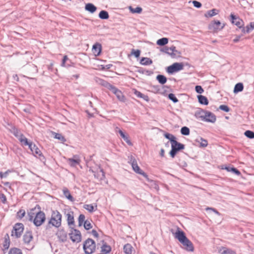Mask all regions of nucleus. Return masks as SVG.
<instances>
[{
	"label": "nucleus",
	"instance_id": "nucleus-1",
	"mask_svg": "<svg viewBox=\"0 0 254 254\" xmlns=\"http://www.w3.org/2000/svg\"><path fill=\"white\" fill-rule=\"evenodd\" d=\"M175 237L183 245L186 250L190 252L193 251L192 243L187 238L184 232L178 229L175 234Z\"/></svg>",
	"mask_w": 254,
	"mask_h": 254
},
{
	"label": "nucleus",
	"instance_id": "nucleus-2",
	"mask_svg": "<svg viewBox=\"0 0 254 254\" xmlns=\"http://www.w3.org/2000/svg\"><path fill=\"white\" fill-rule=\"evenodd\" d=\"M62 215L58 210H53L51 213V216L48 222L47 229L50 228L52 227L58 228L62 225Z\"/></svg>",
	"mask_w": 254,
	"mask_h": 254
},
{
	"label": "nucleus",
	"instance_id": "nucleus-3",
	"mask_svg": "<svg viewBox=\"0 0 254 254\" xmlns=\"http://www.w3.org/2000/svg\"><path fill=\"white\" fill-rule=\"evenodd\" d=\"M28 216L29 220L32 221L37 227L41 226L46 220L45 214L41 211H39L35 215L34 213L31 212L28 213Z\"/></svg>",
	"mask_w": 254,
	"mask_h": 254
},
{
	"label": "nucleus",
	"instance_id": "nucleus-4",
	"mask_svg": "<svg viewBox=\"0 0 254 254\" xmlns=\"http://www.w3.org/2000/svg\"><path fill=\"white\" fill-rule=\"evenodd\" d=\"M96 249L95 242L91 239H87L83 244V250L86 254H91L94 253Z\"/></svg>",
	"mask_w": 254,
	"mask_h": 254
},
{
	"label": "nucleus",
	"instance_id": "nucleus-5",
	"mask_svg": "<svg viewBox=\"0 0 254 254\" xmlns=\"http://www.w3.org/2000/svg\"><path fill=\"white\" fill-rule=\"evenodd\" d=\"M185 145L178 142L176 140L171 143V150L170 152V154L172 158H174L177 152L184 149Z\"/></svg>",
	"mask_w": 254,
	"mask_h": 254
},
{
	"label": "nucleus",
	"instance_id": "nucleus-6",
	"mask_svg": "<svg viewBox=\"0 0 254 254\" xmlns=\"http://www.w3.org/2000/svg\"><path fill=\"white\" fill-rule=\"evenodd\" d=\"M184 65L182 63H175L169 66L167 68V72L169 74H173L174 72H178L182 70Z\"/></svg>",
	"mask_w": 254,
	"mask_h": 254
},
{
	"label": "nucleus",
	"instance_id": "nucleus-7",
	"mask_svg": "<svg viewBox=\"0 0 254 254\" xmlns=\"http://www.w3.org/2000/svg\"><path fill=\"white\" fill-rule=\"evenodd\" d=\"M71 240L74 243H79L81 240V235L79 231L71 228L69 234Z\"/></svg>",
	"mask_w": 254,
	"mask_h": 254
},
{
	"label": "nucleus",
	"instance_id": "nucleus-8",
	"mask_svg": "<svg viewBox=\"0 0 254 254\" xmlns=\"http://www.w3.org/2000/svg\"><path fill=\"white\" fill-rule=\"evenodd\" d=\"M24 230L23 225L22 223H17L13 227L11 235L19 238L22 233Z\"/></svg>",
	"mask_w": 254,
	"mask_h": 254
},
{
	"label": "nucleus",
	"instance_id": "nucleus-9",
	"mask_svg": "<svg viewBox=\"0 0 254 254\" xmlns=\"http://www.w3.org/2000/svg\"><path fill=\"white\" fill-rule=\"evenodd\" d=\"M131 164L132 169L135 173L142 175L148 181H149V178H148V176L142 170L140 169V168L138 166L135 160H133V161L131 163Z\"/></svg>",
	"mask_w": 254,
	"mask_h": 254
},
{
	"label": "nucleus",
	"instance_id": "nucleus-10",
	"mask_svg": "<svg viewBox=\"0 0 254 254\" xmlns=\"http://www.w3.org/2000/svg\"><path fill=\"white\" fill-rule=\"evenodd\" d=\"M231 22L233 24L237 26L239 28H241L244 25L243 21L239 17L236 16L233 14H231Z\"/></svg>",
	"mask_w": 254,
	"mask_h": 254
},
{
	"label": "nucleus",
	"instance_id": "nucleus-11",
	"mask_svg": "<svg viewBox=\"0 0 254 254\" xmlns=\"http://www.w3.org/2000/svg\"><path fill=\"white\" fill-rule=\"evenodd\" d=\"M28 146L29 149L32 151V153L36 157H37L38 156H40L42 153L40 151V150L36 146V145L34 144H33L32 142H30L29 144L27 145Z\"/></svg>",
	"mask_w": 254,
	"mask_h": 254
},
{
	"label": "nucleus",
	"instance_id": "nucleus-12",
	"mask_svg": "<svg viewBox=\"0 0 254 254\" xmlns=\"http://www.w3.org/2000/svg\"><path fill=\"white\" fill-rule=\"evenodd\" d=\"M204 118V119L203 121L212 123H214L216 120V116L215 115L208 111H206Z\"/></svg>",
	"mask_w": 254,
	"mask_h": 254
},
{
	"label": "nucleus",
	"instance_id": "nucleus-13",
	"mask_svg": "<svg viewBox=\"0 0 254 254\" xmlns=\"http://www.w3.org/2000/svg\"><path fill=\"white\" fill-rule=\"evenodd\" d=\"M100 83L102 84L103 86L107 87L109 90H110L111 91H112L114 94L116 95L117 93L120 90H119L118 88H117L115 86L112 85V84L108 83L107 82L103 80H100Z\"/></svg>",
	"mask_w": 254,
	"mask_h": 254
},
{
	"label": "nucleus",
	"instance_id": "nucleus-14",
	"mask_svg": "<svg viewBox=\"0 0 254 254\" xmlns=\"http://www.w3.org/2000/svg\"><path fill=\"white\" fill-rule=\"evenodd\" d=\"M181 53L176 50V47L174 46H171L169 48V55L172 58H176L181 56Z\"/></svg>",
	"mask_w": 254,
	"mask_h": 254
},
{
	"label": "nucleus",
	"instance_id": "nucleus-15",
	"mask_svg": "<svg viewBox=\"0 0 254 254\" xmlns=\"http://www.w3.org/2000/svg\"><path fill=\"white\" fill-rule=\"evenodd\" d=\"M58 238L62 242H65L67 239V233L64 229H59L57 232Z\"/></svg>",
	"mask_w": 254,
	"mask_h": 254
},
{
	"label": "nucleus",
	"instance_id": "nucleus-16",
	"mask_svg": "<svg viewBox=\"0 0 254 254\" xmlns=\"http://www.w3.org/2000/svg\"><path fill=\"white\" fill-rule=\"evenodd\" d=\"M66 217H67V221L68 226L71 228L74 226V220L73 217V212H68L66 214Z\"/></svg>",
	"mask_w": 254,
	"mask_h": 254
},
{
	"label": "nucleus",
	"instance_id": "nucleus-17",
	"mask_svg": "<svg viewBox=\"0 0 254 254\" xmlns=\"http://www.w3.org/2000/svg\"><path fill=\"white\" fill-rule=\"evenodd\" d=\"M205 112H206L205 111H204L200 108H198L195 111L194 116L196 119H199L201 121H203V120L204 119V115H205Z\"/></svg>",
	"mask_w": 254,
	"mask_h": 254
},
{
	"label": "nucleus",
	"instance_id": "nucleus-18",
	"mask_svg": "<svg viewBox=\"0 0 254 254\" xmlns=\"http://www.w3.org/2000/svg\"><path fill=\"white\" fill-rule=\"evenodd\" d=\"M218 252L220 254H237L235 251L225 247H220Z\"/></svg>",
	"mask_w": 254,
	"mask_h": 254
},
{
	"label": "nucleus",
	"instance_id": "nucleus-19",
	"mask_svg": "<svg viewBox=\"0 0 254 254\" xmlns=\"http://www.w3.org/2000/svg\"><path fill=\"white\" fill-rule=\"evenodd\" d=\"M102 46L99 43H96L92 47V52L96 56H99L101 52Z\"/></svg>",
	"mask_w": 254,
	"mask_h": 254
},
{
	"label": "nucleus",
	"instance_id": "nucleus-20",
	"mask_svg": "<svg viewBox=\"0 0 254 254\" xmlns=\"http://www.w3.org/2000/svg\"><path fill=\"white\" fill-rule=\"evenodd\" d=\"M221 168L222 169L226 170L228 172H232L238 176H239L241 174L240 172L238 170L234 167H232L230 166H222Z\"/></svg>",
	"mask_w": 254,
	"mask_h": 254
},
{
	"label": "nucleus",
	"instance_id": "nucleus-21",
	"mask_svg": "<svg viewBox=\"0 0 254 254\" xmlns=\"http://www.w3.org/2000/svg\"><path fill=\"white\" fill-rule=\"evenodd\" d=\"M23 241L25 243L29 244L33 239V236L31 232H26L23 236Z\"/></svg>",
	"mask_w": 254,
	"mask_h": 254
},
{
	"label": "nucleus",
	"instance_id": "nucleus-22",
	"mask_svg": "<svg viewBox=\"0 0 254 254\" xmlns=\"http://www.w3.org/2000/svg\"><path fill=\"white\" fill-rule=\"evenodd\" d=\"M85 9L91 13H94L97 10V7L93 4L91 3H88L86 4Z\"/></svg>",
	"mask_w": 254,
	"mask_h": 254
},
{
	"label": "nucleus",
	"instance_id": "nucleus-23",
	"mask_svg": "<svg viewBox=\"0 0 254 254\" xmlns=\"http://www.w3.org/2000/svg\"><path fill=\"white\" fill-rule=\"evenodd\" d=\"M17 138L20 141L23 145L27 146L30 143L27 138H26L22 133H21Z\"/></svg>",
	"mask_w": 254,
	"mask_h": 254
},
{
	"label": "nucleus",
	"instance_id": "nucleus-24",
	"mask_svg": "<svg viewBox=\"0 0 254 254\" xmlns=\"http://www.w3.org/2000/svg\"><path fill=\"white\" fill-rule=\"evenodd\" d=\"M124 252L126 254H132L133 248L130 244H127L124 247Z\"/></svg>",
	"mask_w": 254,
	"mask_h": 254
},
{
	"label": "nucleus",
	"instance_id": "nucleus-25",
	"mask_svg": "<svg viewBox=\"0 0 254 254\" xmlns=\"http://www.w3.org/2000/svg\"><path fill=\"white\" fill-rule=\"evenodd\" d=\"M221 22L219 21H215L214 22L211 23V24H210L209 29H211L212 28H213L214 30L222 29L223 28V26H222L221 28H219Z\"/></svg>",
	"mask_w": 254,
	"mask_h": 254
},
{
	"label": "nucleus",
	"instance_id": "nucleus-26",
	"mask_svg": "<svg viewBox=\"0 0 254 254\" xmlns=\"http://www.w3.org/2000/svg\"><path fill=\"white\" fill-rule=\"evenodd\" d=\"M198 102L200 104L207 105L208 104V100L207 98L203 95H199L197 96Z\"/></svg>",
	"mask_w": 254,
	"mask_h": 254
},
{
	"label": "nucleus",
	"instance_id": "nucleus-27",
	"mask_svg": "<svg viewBox=\"0 0 254 254\" xmlns=\"http://www.w3.org/2000/svg\"><path fill=\"white\" fill-rule=\"evenodd\" d=\"M119 133L120 134L121 136L123 138V139L124 140V141H126L128 145H130V146L132 145V143L129 139L127 136L126 135L122 130H121V129L119 130Z\"/></svg>",
	"mask_w": 254,
	"mask_h": 254
},
{
	"label": "nucleus",
	"instance_id": "nucleus-28",
	"mask_svg": "<svg viewBox=\"0 0 254 254\" xmlns=\"http://www.w3.org/2000/svg\"><path fill=\"white\" fill-rule=\"evenodd\" d=\"M140 64L144 65H148L152 64V61L148 58H142L140 61Z\"/></svg>",
	"mask_w": 254,
	"mask_h": 254
},
{
	"label": "nucleus",
	"instance_id": "nucleus-29",
	"mask_svg": "<svg viewBox=\"0 0 254 254\" xmlns=\"http://www.w3.org/2000/svg\"><path fill=\"white\" fill-rule=\"evenodd\" d=\"M243 89H244V86H243V83H238L235 86V87L234 89V93H237L239 92H241V91H243Z\"/></svg>",
	"mask_w": 254,
	"mask_h": 254
},
{
	"label": "nucleus",
	"instance_id": "nucleus-30",
	"mask_svg": "<svg viewBox=\"0 0 254 254\" xmlns=\"http://www.w3.org/2000/svg\"><path fill=\"white\" fill-rule=\"evenodd\" d=\"M99 17L102 19H107L109 18V15L107 11L103 10L100 12Z\"/></svg>",
	"mask_w": 254,
	"mask_h": 254
},
{
	"label": "nucleus",
	"instance_id": "nucleus-31",
	"mask_svg": "<svg viewBox=\"0 0 254 254\" xmlns=\"http://www.w3.org/2000/svg\"><path fill=\"white\" fill-rule=\"evenodd\" d=\"M168 43V39L167 38H162L157 41V44L159 46H163Z\"/></svg>",
	"mask_w": 254,
	"mask_h": 254
},
{
	"label": "nucleus",
	"instance_id": "nucleus-32",
	"mask_svg": "<svg viewBox=\"0 0 254 254\" xmlns=\"http://www.w3.org/2000/svg\"><path fill=\"white\" fill-rule=\"evenodd\" d=\"M156 79L161 84H164L167 82V78L163 75L159 74L156 76Z\"/></svg>",
	"mask_w": 254,
	"mask_h": 254
},
{
	"label": "nucleus",
	"instance_id": "nucleus-33",
	"mask_svg": "<svg viewBox=\"0 0 254 254\" xmlns=\"http://www.w3.org/2000/svg\"><path fill=\"white\" fill-rule=\"evenodd\" d=\"M84 208L88 210L89 212H92L97 209V205L94 206L92 204H85L84 205Z\"/></svg>",
	"mask_w": 254,
	"mask_h": 254
},
{
	"label": "nucleus",
	"instance_id": "nucleus-34",
	"mask_svg": "<svg viewBox=\"0 0 254 254\" xmlns=\"http://www.w3.org/2000/svg\"><path fill=\"white\" fill-rule=\"evenodd\" d=\"M111 251V248L107 244H104L101 247V252L104 254H108Z\"/></svg>",
	"mask_w": 254,
	"mask_h": 254
},
{
	"label": "nucleus",
	"instance_id": "nucleus-35",
	"mask_svg": "<svg viewBox=\"0 0 254 254\" xmlns=\"http://www.w3.org/2000/svg\"><path fill=\"white\" fill-rule=\"evenodd\" d=\"M129 9L130 11L132 13H140L142 11V9L140 7H136V8H133L132 6H130L129 7Z\"/></svg>",
	"mask_w": 254,
	"mask_h": 254
},
{
	"label": "nucleus",
	"instance_id": "nucleus-36",
	"mask_svg": "<svg viewBox=\"0 0 254 254\" xmlns=\"http://www.w3.org/2000/svg\"><path fill=\"white\" fill-rule=\"evenodd\" d=\"M218 13V10L216 9H213L212 10L207 11V13L205 14L206 17H212L216 15Z\"/></svg>",
	"mask_w": 254,
	"mask_h": 254
},
{
	"label": "nucleus",
	"instance_id": "nucleus-37",
	"mask_svg": "<svg viewBox=\"0 0 254 254\" xmlns=\"http://www.w3.org/2000/svg\"><path fill=\"white\" fill-rule=\"evenodd\" d=\"M164 136L170 141L171 144L176 140V137L174 135L169 133H165Z\"/></svg>",
	"mask_w": 254,
	"mask_h": 254
},
{
	"label": "nucleus",
	"instance_id": "nucleus-38",
	"mask_svg": "<svg viewBox=\"0 0 254 254\" xmlns=\"http://www.w3.org/2000/svg\"><path fill=\"white\" fill-rule=\"evenodd\" d=\"M116 96L118 99V100H120V101L123 102H125L126 98L124 95H123V93L120 90H119V91H118L117 93V94H116Z\"/></svg>",
	"mask_w": 254,
	"mask_h": 254
},
{
	"label": "nucleus",
	"instance_id": "nucleus-39",
	"mask_svg": "<svg viewBox=\"0 0 254 254\" xmlns=\"http://www.w3.org/2000/svg\"><path fill=\"white\" fill-rule=\"evenodd\" d=\"M181 132L183 135H188L190 134V130L189 127H183L181 129Z\"/></svg>",
	"mask_w": 254,
	"mask_h": 254
},
{
	"label": "nucleus",
	"instance_id": "nucleus-40",
	"mask_svg": "<svg viewBox=\"0 0 254 254\" xmlns=\"http://www.w3.org/2000/svg\"><path fill=\"white\" fill-rule=\"evenodd\" d=\"M63 192L65 196L69 200H72L73 197L70 194L69 190L67 189H64L63 190Z\"/></svg>",
	"mask_w": 254,
	"mask_h": 254
},
{
	"label": "nucleus",
	"instance_id": "nucleus-41",
	"mask_svg": "<svg viewBox=\"0 0 254 254\" xmlns=\"http://www.w3.org/2000/svg\"><path fill=\"white\" fill-rule=\"evenodd\" d=\"M244 134L248 138H249L250 139L254 138V132L253 131L250 130H246Z\"/></svg>",
	"mask_w": 254,
	"mask_h": 254
},
{
	"label": "nucleus",
	"instance_id": "nucleus-42",
	"mask_svg": "<svg viewBox=\"0 0 254 254\" xmlns=\"http://www.w3.org/2000/svg\"><path fill=\"white\" fill-rule=\"evenodd\" d=\"M8 254H22V253L19 249L13 248L9 251Z\"/></svg>",
	"mask_w": 254,
	"mask_h": 254
},
{
	"label": "nucleus",
	"instance_id": "nucleus-43",
	"mask_svg": "<svg viewBox=\"0 0 254 254\" xmlns=\"http://www.w3.org/2000/svg\"><path fill=\"white\" fill-rule=\"evenodd\" d=\"M168 98L172 101L174 103H177L178 102V99H177V98L176 97V96L175 95V94H174L173 93H169L168 94Z\"/></svg>",
	"mask_w": 254,
	"mask_h": 254
},
{
	"label": "nucleus",
	"instance_id": "nucleus-44",
	"mask_svg": "<svg viewBox=\"0 0 254 254\" xmlns=\"http://www.w3.org/2000/svg\"><path fill=\"white\" fill-rule=\"evenodd\" d=\"M53 134L54 135V137L56 139H58L62 141H64L65 140L64 137L60 133L53 132Z\"/></svg>",
	"mask_w": 254,
	"mask_h": 254
},
{
	"label": "nucleus",
	"instance_id": "nucleus-45",
	"mask_svg": "<svg viewBox=\"0 0 254 254\" xmlns=\"http://www.w3.org/2000/svg\"><path fill=\"white\" fill-rule=\"evenodd\" d=\"M85 216L83 214H80L78 217V225L79 226H81L82 225L83 223H84L85 220Z\"/></svg>",
	"mask_w": 254,
	"mask_h": 254
},
{
	"label": "nucleus",
	"instance_id": "nucleus-46",
	"mask_svg": "<svg viewBox=\"0 0 254 254\" xmlns=\"http://www.w3.org/2000/svg\"><path fill=\"white\" fill-rule=\"evenodd\" d=\"M91 223L88 220H86L84 223V227L86 230H89L92 228Z\"/></svg>",
	"mask_w": 254,
	"mask_h": 254
},
{
	"label": "nucleus",
	"instance_id": "nucleus-47",
	"mask_svg": "<svg viewBox=\"0 0 254 254\" xmlns=\"http://www.w3.org/2000/svg\"><path fill=\"white\" fill-rule=\"evenodd\" d=\"M68 164L71 166H75L77 164L79 163L80 160H68Z\"/></svg>",
	"mask_w": 254,
	"mask_h": 254
},
{
	"label": "nucleus",
	"instance_id": "nucleus-48",
	"mask_svg": "<svg viewBox=\"0 0 254 254\" xmlns=\"http://www.w3.org/2000/svg\"><path fill=\"white\" fill-rule=\"evenodd\" d=\"M131 54L133 55L135 57L138 58L140 54V51L139 50H135L134 49H132L131 50Z\"/></svg>",
	"mask_w": 254,
	"mask_h": 254
},
{
	"label": "nucleus",
	"instance_id": "nucleus-49",
	"mask_svg": "<svg viewBox=\"0 0 254 254\" xmlns=\"http://www.w3.org/2000/svg\"><path fill=\"white\" fill-rule=\"evenodd\" d=\"M195 91L199 94H201L204 92L203 89L200 85H196L195 87Z\"/></svg>",
	"mask_w": 254,
	"mask_h": 254
},
{
	"label": "nucleus",
	"instance_id": "nucleus-50",
	"mask_svg": "<svg viewBox=\"0 0 254 254\" xmlns=\"http://www.w3.org/2000/svg\"><path fill=\"white\" fill-rule=\"evenodd\" d=\"M201 142H200V145L201 147H205L207 146L208 143L207 141L205 139H203L202 138H200Z\"/></svg>",
	"mask_w": 254,
	"mask_h": 254
},
{
	"label": "nucleus",
	"instance_id": "nucleus-51",
	"mask_svg": "<svg viewBox=\"0 0 254 254\" xmlns=\"http://www.w3.org/2000/svg\"><path fill=\"white\" fill-rule=\"evenodd\" d=\"M219 109L226 112H228L230 111L229 108L227 106L225 105H220L219 107Z\"/></svg>",
	"mask_w": 254,
	"mask_h": 254
},
{
	"label": "nucleus",
	"instance_id": "nucleus-52",
	"mask_svg": "<svg viewBox=\"0 0 254 254\" xmlns=\"http://www.w3.org/2000/svg\"><path fill=\"white\" fill-rule=\"evenodd\" d=\"M25 214V212L24 210H20L17 212V216L18 217V218H19L20 219L23 218Z\"/></svg>",
	"mask_w": 254,
	"mask_h": 254
},
{
	"label": "nucleus",
	"instance_id": "nucleus-53",
	"mask_svg": "<svg viewBox=\"0 0 254 254\" xmlns=\"http://www.w3.org/2000/svg\"><path fill=\"white\" fill-rule=\"evenodd\" d=\"M11 172H12L11 171L8 170L3 173L0 172V178L1 179H2L3 178H6L7 177V175L8 174V173H10Z\"/></svg>",
	"mask_w": 254,
	"mask_h": 254
},
{
	"label": "nucleus",
	"instance_id": "nucleus-54",
	"mask_svg": "<svg viewBox=\"0 0 254 254\" xmlns=\"http://www.w3.org/2000/svg\"><path fill=\"white\" fill-rule=\"evenodd\" d=\"M12 133L16 137H18V136L21 134V132L16 128H14L13 129Z\"/></svg>",
	"mask_w": 254,
	"mask_h": 254
},
{
	"label": "nucleus",
	"instance_id": "nucleus-55",
	"mask_svg": "<svg viewBox=\"0 0 254 254\" xmlns=\"http://www.w3.org/2000/svg\"><path fill=\"white\" fill-rule=\"evenodd\" d=\"M192 3L193 4V6L196 8H200L201 6V3L196 0H193L192 1Z\"/></svg>",
	"mask_w": 254,
	"mask_h": 254
},
{
	"label": "nucleus",
	"instance_id": "nucleus-56",
	"mask_svg": "<svg viewBox=\"0 0 254 254\" xmlns=\"http://www.w3.org/2000/svg\"><path fill=\"white\" fill-rule=\"evenodd\" d=\"M0 199L3 203H5L6 201V196L3 193L0 194Z\"/></svg>",
	"mask_w": 254,
	"mask_h": 254
},
{
	"label": "nucleus",
	"instance_id": "nucleus-57",
	"mask_svg": "<svg viewBox=\"0 0 254 254\" xmlns=\"http://www.w3.org/2000/svg\"><path fill=\"white\" fill-rule=\"evenodd\" d=\"M160 51L168 55V53H169V48L167 47H165L164 48H161L160 49Z\"/></svg>",
	"mask_w": 254,
	"mask_h": 254
},
{
	"label": "nucleus",
	"instance_id": "nucleus-58",
	"mask_svg": "<svg viewBox=\"0 0 254 254\" xmlns=\"http://www.w3.org/2000/svg\"><path fill=\"white\" fill-rule=\"evenodd\" d=\"M242 32L243 33H249L251 30L250 29V27H249V25H248L246 27H243V29H242Z\"/></svg>",
	"mask_w": 254,
	"mask_h": 254
},
{
	"label": "nucleus",
	"instance_id": "nucleus-59",
	"mask_svg": "<svg viewBox=\"0 0 254 254\" xmlns=\"http://www.w3.org/2000/svg\"><path fill=\"white\" fill-rule=\"evenodd\" d=\"M9 247V242L5 239L3 244V248L5 250H7Z\"/></svg>",
	"mask_w": 254,
	"mask_h": 254
},
{
	"label": "nucleus",
	"instance_id": "nucleus-60",
	"mask_svg": "<svg viewBox=\"0 0 254 254\" xmlns=\"http://www.w3.org/2000/svg\"><path fill=\"white\" fill-rule=\"evenodd\" d=\"M180 162L178 163L179 165L182 167H185L187 166V164L184 160H179Z\"/></svg>",
	"mask_w": 254,
	"mask_h": 254
},
{
	"label": "nucleus",
	"instance_id": "nucleus-61",
	"mask_svg": "<svg viewBox=\"0 0 254 254\" xmlns=\"http://www.w3.org/2000/svg\"><path fill=\"white\" fill-rule=\"evenodd\" d=\"M134 93L137 97L139 98H141L143 94L141 93L140 92L137 91L136 90H135Z\"/></svg>",
	"mask_w": 254,
	"mask_h": 254
},
{
	"label": "nucleus",
	"instance_id": "nucleus-62",
	"mask_svg": "<svg viewBox=\"0 0 254 254\" xmlns=\"http://www.w3.org/2000/svg\"><path fill=\"white\" fill-rule=\"evenodd\" d=\"M68 59L67 57L66 56H64L62 60V63L61 64L62 66H65V63L66 60Z\"/></svg>",
	"mask_w": 254,
	"mask_h": 254
},
{
	"label": "nucleus",
	"instance_id": "nucleus-63",
	"mask_svg": "<svg viewBox=\"0 0 254 254\" xmlns=\"http://www.w3.org/2000/svg\"><path fill=\"white\" fill-rule=\"evenodd\" d=\"M206 210H211L212 211H213V212H214L216 214H217V215H220V213L218 211H217L216 209H215L214 208H211V207H207L206 208Z\"/></svg>",
	"mask_w": 254,
	"mask_h": 254
},
{
	"label": "nucleus",
	"instance_id": "nucleus-64",
	"mask_svg": "<svg viewBox=\"0 0 254 254\" xmlns=\"http://www.w3.org/2000/svg\"><path fill=\"white\" fill-rule=\"evenodd\" d=\"M139 71V72H141L142 73H145L147 75H150L151 73V72L148 70H144V71H141L140 70Z\"/></svg>",
	"mask_w": 254,
	"mask_h": 254
}]
</instances>
